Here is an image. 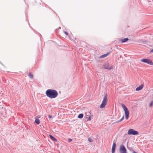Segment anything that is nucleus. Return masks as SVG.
I'll return each instance as SVG.
<instances>
[{
	"mask_svg": "<svg viewBox=\"0 0 153 153\" xmlns=\"http://www.w3.org/2000/svg\"><path fill=\"white\" fill-rule=\"evenodd\" d=\"M45 94L48 97L51 99L56 98L58 95V92L56 90L51 89L47 90Z\"/></svg>",
	"mask_w": 153,
	"mask_h": 153,
	"instance_id": "1",
	"label": "nucleus"
},
{
	"mask_svg": "<svg viewBox=\"0 0 153 153\" xmlns=\"http://www.w3.org/2000/svg\"><path fill=\"white\" fill-rule=\"evenodd\" d=\"M121 106L124 111L125 114V118L127 120L129 118V111L127 107L124 104L121 103Z\"/></svg>",
	"mask_w": 153,
	"mask_h": 153,
	"instance_id": "2",
	"label": "nucleus"
},
{
	"mask_svg": "<svg viewBox=\"0 0 153 153\" xmlns=\"http://www.w3.org/2000/svg\"><path fill=\"white\" fill-rule=\"evenodd\" d=\"M107 95L105 94L104 96L103 101L102 102L101 104L100 105V107L101 108H104L106 104L107 100Z\"/></svg>",
	"mask_w": 153,
	"mask_h": 153,
	"instance_id": "3",
	"label": "nucleus"
},
{
	"mask_svg": "<svg viewBox=\"0 0 153 153\" xmlns=\"http://www.w3.org/2000/svg\"><path fill=\"white\" fill-rule=\"evenodd\" d=\"M107 95L105 94L104 96L103 101L102 102L101 104L100 105V107L101 108H104L106 104L107 100Z\"/></svg>",
	"mask_w": 153,
	"mask_h": 153,
	"instance_id": "4",
	"label": "nucleus"
},
{
	"mask_svg": "<svg viewBox=\"0 0 153 153\" xmlns=\"http://www.w3.org/2000/svg\"><path fill=\"white\" fill-rule=\"evenodd\" d=\"M138 133H139L138 131L132 128L129 129L128 132V135H137Z\"/></svg>",
	"mask_w": 153,
	"mask_h": 153,
	"instance_id": "5",
	"label": "nucleus"
},
{
	"mask_svg": "<svg viewBox=\"0 0 153 153\" xmlns=\"http://www.w3.org/2000/svg\"><path fill=\"white\" fill-rule=\"evenodd\" d=\"M141 61L143 62L147 63L148 64L153 65V62H152V61L149 59H144L141 60Z\"/></svg>",
	"mask_w": 153,
	"mask_h": 153,
	"instance_id": "6",
	"label": "nucleus"
},
{
	"mask_svg": "<svg viewBox=\"0 0 153 153\" xmlns=\"http://www.w3.org/2000/svg\"><path fill=\"white\" fill-rule=\"evenodd\" d=\"M119 151L120 153H127V150L125 146L123 145L120 146Z\"/></svg>",
	"mask_w": 153,
	"mask_h": 153,
	"instance_id": "7",
	"label": "nucleus"
},
{
	"mask_svg": "<svg viewBox=\"0 0 153 153\" xmlns=\"http://www.w3.org/2000/svg\"><path fill=\"white\" fill-rule=\"evenodd\" d=\"M116 147V145L115 143L114 142L113 144L112 147L111 149L112 153H114L115 151V148Z\"/></svg>",
	"mask_w": 153,
	"mask_h": 153,
	"instance_id": "8",
	"label": "nucleus"
},
{
	"mask_svg": "<svg viewBox=\"0 0 153 153\" xmlns=\"http://www.w3.org/2000/svg\"><path fill=\"white\" fill-rule=\"evenodd\" d=\"M143 84H142L141 85L137 87L136 89V91H139L141 90L144 86Z\"/></svg>",
	"mask_w": 153,
	"mask_h": 153,
	"instance_id": "9",
	"label": "nucleus"
},
{
	"mask_svg": "<svg viewBox=\"0 0 153 153\" xmlns=\"http://www.w3.org/2000/svg\"><path fill=\"white\" fill-rule=\"evenodd\" d=\"M128 40V39L127 38H126L123 39H121L120 40V42L121 43L125 42Z\"/></svg>",
	"mask_w": 153,
	"mask_h": 153,
	"instance_id": "10",
	"label": "nucleus"
},
{
	"mask_svg": "<svg viewBox=\"0 0 153 153\" xmlns=\"http://www.w3.org/2000/svg\"><path fill=\"white\" fill-rule=\"evenodd\" d=\"M49 137L51 139L54 141L57 142V140L56 138L51 135H49Z\"/></svg>",
	"mask_w": 153,
	"mask_h": 153,
	"instance_id": "11",
	"label": "nucleus"
},
{
	"mask_svg": "<svg viewBox=\"0 0 153 153\" xmlns=\"http://www.w3.org/2000/svg\"><path fill=\"white\" fill-rule=\"evenodd\" d=\"M28 76L29 78L31 79H32L33 78V76L32 73L31 72H29L28 74Z\"/></svg>",
	"mask_w": 153,
	"mask_h": 153,
	"instance_id": "12",
	"label": "nucleus"
},
{
	"mask_svg": "<svg viewBox=\"0 0 153 153\" xmlns=\"http://www.w3.org/2000/svg\"><path fill=\"white\" fill-rule=\"evenodd\" d=\"M109 53H108L106 54L102 55L100 56V58H102L106 57L109 54Z\"/></svg>",
	"mask_w": 153,
	"mask_h": 153,
	"instance_id": "13",
	"label": "nucleus"
},
{
	"mask_svg": "<svg viewBox=\"0 0 153 153\" xmlns=\"http://www.w3.org/2000/svg\"><path fill=\"white\" fill-rule=\"evenodd\" d=\"M35 122L37 124H39L40 123V120L38 118L36 119L35 120Z\"/></svg>",
	"mask_w": 153,
	"mask_h": 153,
	"instance_id": "14",
	"label": "nucleus"
},
{
	"mask_svg": "<svg viewBox=\"0 0 153 153\" xmlns=\"http://www.w3.org/2000/svg\"><path fill=\"white\" fill-rule=\"evenodd\" d=\"M83 117V114H79L78 118L80 119L82 118Z\"/></svg>",
	"mask_w": 153,
	"mask_h": 153,
	"instance_id": "15",
	"label": "nucleus"
},
{
	"mask_svg": "<svg viewBox=\"0 0 153 153\" xmlns=\"http://www.w3.org/2000/svg\"><path fill=\"white\" fill-rule=\"evenodd\" d=\"M127 148L128 149L131 151H132L133 152L134 150L133 149V148L132 147H129L128 146H127Z\"/></svg>",
	"mask_w": 153,
	"mask_h": 153,
	"instance_id": "16",
	"label": "nucleus"
},
{
	"mask_svg": "<svg viewBox=\"0 0 153 153\" xmlns=\"http://www.w3.org/2000/svg\"><path fill=\"white\" fill-rule=\"evenodd\" d=\"M153 106V101H152L149 105V106L151 107Z\"/></svg>",
	"mask_w": 153,
	"mask_h": 153,
	"instance_id": "17",
	"label": "nucleus"
},
{
	"mask_svg": "<svg viewBox=\"0 0 153 153\" xmlns=\"http://www.w3.org/2000/svg\"><path fill=\"white\" fill-rule=\"evenodd\" d=\"M124 118V116H123L119 120H118V122H121L122 121H123Z\"/></svg>",
	"mask_w": 153,
	"mask_h": 153,
	"instance_id": "18",
	"label": "nucleus"
},
{
	"mask_svg": "<svg viewBox=\"0 0 153 153\" xmlns=\"http://www.w3.org/2000/svg\"><path fill=\"white\" fill-rule=\"evenodd\" d=\"M88 140L90 142H92L93 141V140L91 138H89L88 139Z\"/></svg>",
	"mask_w": 153,
	"mask_h": 153,
	"instance_id": "19",
	"label": "nucleus"
},
{
	"mask_svg": "<svg viewBox=\"0 0 153 153\" xmlns=\"http://www.w3.org/2000/svg\"><path fill=\"white\" fill-rule=\"evenodd\" d=\"M72 140H73L72 139H71V138H69L68 140V142L69 143H70V142H71Z\"/></svg>",
	"mask_w": 153,
	"mask_h": 153,
	"instance_id": "20",
	"label": "nucleus"
},
{
	"mask_svg": "<svg viewBox=\"0 0 153 153\" xmlns=\"http://www.w3.org/2000/svg\"><path fill=\"white\" fill-rule=\"evenodd\" d=\"M105 69H108V70H111L113 68H104Z\"/></svg>",
	"mask_w": 153,
	"mask_h": 153,
	"instance_id": "21",
	"label": "nucleus"
},
{
	"mask_svg": "<svg viewBox=\"0 0 153 153\" xmlns=\"http://www.w3.org/2000/svg\"><path fill=\"white\" fill-rule=\"evenodd\" d=\"M91 120V116H89L88 117V121H90Z\"/></svg>",
	"mask_w": 153,
	"mask_h": 153,
	"instance_id": "22",
	"label": "nucleus"
},
{
	"mask_svg": "<svg viewBox=\"0 0 153 153\" xmlns=\"http://www.w3.org/2000/svg\"><path fill=\"white\" fill-rule=\"evenodd\" d=\"M48 116L50 118H51L52 117V116L50 115H48Z\"/></svg>",
	"mask_w": 153,
	"mask_h": 153,
	"instance_id": "23",
	"label": "nucleus"
},
{
	"mask_svg": "<svg viewBox=\"0 0 153 153\" xmlns=\"http://www.w3.org/2000/svg\"><path fill=\"white\" fill-rule=\"evenodd\" d=\"M64 33L65 34V35H68V33L67 32H66L65 31V32H64Z\"/></svg>",
	"mask_w": 153,
	"mask_h": 153,
	"instance_id": "24",
	"label": "nucleus"
},
{
	"mask_svg": "<svg viewBox=\"0 0 153 153\" xmlns=\"http://www.w3.org/2000/svg\"><path fill=\"white\" fill-rule=\"evenodd\" d=\"M119 123V122H118V121L114 122L113 123Z\"/></svg>",
	"mask_w": 153,
	"mask_h": 153,
	"instance_id": "25",
	"label": "nucleus"
},
{
	"mask_svg": "<svg viewBox=\"0 0 153 153\" xmlns=\"http://www.w3.org/2000/svg\"><path fill=\"white\" fill-rule=\"evenodd\" d=\"M150 52H153V49L150 51Z\"/></svg>",
	"mask_w": 153,
	"mask_h": 153,
	"instance_id": "26",
	"label": "nucleus"
},
{
	"mask_svg": "<svg viewBox=\"0 0 153 153\" xmlns=\"http://www.w3.org/2000/svg\"><path fill=\"white\" fill-rule=\"evenodd\" d=\"M0 108H3V107L1 105H0Z\"/></svg>",
	"mask_w": 153,
	"mask_h": 153,
	"instance_id": "27",
	"label": "nucleus"
},
{
	"mask_svg": "<svg viewBox=\"0 0 153 153\" xmlns=\"http://www.w3.org/2000/svg\"><path fill=\"white\" fill-rule=\"evenodd\" d=\"M133 153H138L134 151H133Z\"/></svg>",
	"mask_w": 153,
	"mask_h": 153,
	"instance_id": "28",
	"label": "nucleus"
}]
</instances>
